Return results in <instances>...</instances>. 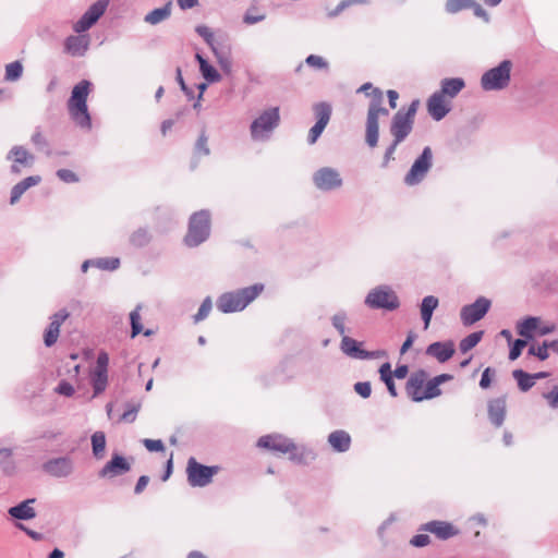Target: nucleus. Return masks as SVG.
Listing matches in <instances>:
<instances>
[{"label": "nucleus", "mask_w": 558, "mask_h": 558, "mask_svg": "<svg viewBox=\"0 0 558 558\" xmlns=\"http://www.w3.org/2000/svg\"><path fill=\"white\" fill-rule=\"evenodd\" d=\"M452 378L449 374H441L432 379H428V375L425 371H416L409 377L405 391L407 395L415 402L423 400L433 399L440 396L441 390L439 386Z\"/></svg>", "instance_id": "nucleus-1"}, {"label": "nucleus", "mask_w": 558, "mask_h": 558, "mask_svg": "<svg viewBox=\"0 0 558 558\" xmlns=\"http://www.w3.org/2000/svg\"><path fill=\"white\" fill-rule=\"evenodd\" d=\"M357 92L372 96L366 121V143L371 147H375L378 143V118L380 114L388 116V110L381 106L384 95L380 89L374 88L371 83L363 84Z\"/></svg>", "instance_id": "nucleus-2"}, {"label": "nucleus", "mask_w": 558, "mask_h": 558, "mask_svg": "<svg viewBox=\"0 0 558 558\" xmlns=\"http://www.w3.org/2000/svg\"><path fill=\"white\" fill-rule=\"evenodd\" d=\"M264 291V284L253 286L221 294L217 300V307L222 313H233L244 310Z\"/></svg>", "instance_id": "nucleus-3"}, {"label": "nucleus", "mask_w": 558, "mask_h": 558, "mask_svg": "<svg viewBox=\"0 0 558 558\" xmlns=\"http://www.w3.org/2000/svg\"><path fill=\"white\" fill-rule=\"evenodd\" d=\"M89 93L90 83L83 80L73 87L68 101V110L72 120L82 128H90V116L87 109Z\"/></svg>", "instance_id": "nucleus-4"}, {"label": "nucleus", "mask_w": 558, "mask_h": 558, "mask_svg": "<svg viewBox=\"0 0 558 558\" xmlns=\"http://www.w3.org/2000/svg\"><path fill=\"white\" fill-rule=\"evenodd\" d=\"M209 229V213L206 210L195 213L190 219L189 230L184 238L185 244L191 247L197 246L208 238Z\"/></svg>", "instance_id": "nucleus-5"}, {"label": "nucleus", "mask_w": 558, "mask_h": 558, "mask_svg": "<svg viewBox=\"0 0 558 558\" xmlns=\"http://www.w3.org/2000/svg\"><path fill=\"white\" fill-rule=\"evenodd\" d=\"M420 101L413 100L407 111H398L391 123L390 132L395 137L396 144H400L412 131L414 117L417 111Z\"/></svg>", "instance_id": "nucleus-6"}, {"label": "nucleus", "mask_w": 558, "mask_h": 558, "mask_svg": "<svg viewBox=\"0 0 558 558\" xmlns=\"http://www.w3.org/2000/svg\"><path fill=\"white\" fill-rule=\"evenodd\" d=\"M279 108L274 107L263 111L251 124L253 140H265L279 125Z\"/></svg>", "instance_id": "nucleus-7"}, {"label": "nucleus", "mask_w": 558, "mask_h": 558, "mask_svg": "<svg viewBox=\"0 0 558 558\" xmlns=\"http://www.w3.org/2000/svg\"><path fill=\"white\" fill-rule=\"evenodd\" d=\"M511 62L502 61L498 66L485 72L481 78V85L485 90H497L508 86L510 82Z\"/></svg>", "instance_id": "nucleus-8"}, {"label": "nucleus", "mask_w": 558, "mask_h": 558, "mask_svg": "<svg viewBox=\"0 0 558 558\" xmlns=\"http://www.w3.org/2000/svg\"><path fill=\"white\" fill-rule=\"evenodd\" d=\"M218 471L219 466H206L192 457L186 465L187 482L192 487H204L211 482Z\"/></svg>", "instance_id": "nucleus-9"}, {"label": "nucleus", "mask_w": 558, "mask_h": 558, "mask_svg": "<svg viewBox=\"0 0 558 558\" xmlns=\"http://www.w3.org/2000/svg\"><path fill=\"white\" fill-rule=\"evenodd\" d=\"M365 304L371 308H383L393 311L399 306V299L389 287L381 286L369 291Z\"/></svg>", "instance_id": "nucleus-10"}, {"label": "nucleus", "mask_w": 558, "mask_h": 558, "mask_svg": "<svg viewBox=\"0 0 558 558\" xmlns=\"http://www.w3.org/2000/svg\"><path fill=\"white\" fill-rule=\"evenodd\" d=\"M433 165V150L426 146L404 177L407 185H416L424 180Z\"/></svg>", "instance_id": "nucleus-11"}, {"label": "nucleus", "mask_w": 558, "mask_h": 558, "mask_svg": "<svg viewBox=\"0 0 558 558\" xmlns=\"http://www.w3.org/2000/svg\"><path fill=\"white\" fill-rule=\"evenodd\" d=\"M313 111L316 118L315 125L308 132V143L314 144L324 132L325 128L330 121L331 106L327 102H318L313 107Z\"/></svg>", "instance_id": "nucleus-12"}, {"label": "nucleus", "mask_w": 558, "mask_h": 558, "mask_svg": "<svg viewBox=\"0 0 558 558\" xmlns=\"http://www.w3.org/2000/svg\"><path fill=\"white\" fill-rule=\"evenodd\" d=\"M257 446L281 453H293L296 450V446L291 439L278 434L262 436Z\"/></svg>", "instance_id": "nucleus-13"}, {"label": "nucleus", "mask_w": 558, "mask_h": 558, "mask_svg": "<svg viewBox=\"0 0 558 558\" xmlns=\"http://www.w3.org/2000/svg\"><path fill=\"white\" fill-rule=\"evenodd\" d=\"M313 181L317 189L330 191L342 185L340 173L332 168H320L314 173Z\"/></svg>", "instance_id": "nucleus-14"}, {"label": "nucleus", "mask_w": 558, "mask_h": 558, "mask_svg": "<svg viewBox=\"0 0 558 558\" xmlns=\"http://www.w3.org/2000/svg\"><path fill=\"white\" fill-rule=\"evenodd\" d=\"M490 307L489 300L485 298L477 299L473 304L466 305L461 310V320L465 326H470L482 319Z\"/></svg>", "instance_id": "nucleus-15"}, {"label": "nucleus", "mask_w": 558, "mask_h": 558, "mask_svg": "<svg viewBox=\"0 0 558 558\" xmlns=\"http://www.w3.org/2000/svg\"><path fill=\"white\" fill-rule=\"evenodd\" d=\"M427 111L429 116L436 120L440 121L444 119L447 113L450 111V100L447 99L439 92H435L426 102Z\"/></svg>", "instance_id": "nucleus-16"}, {"label": "nucleus", "mask_w": 558, "mask_h": 558, "mask_svg": "<svg viewBox=\"0 0 558 558\" xmlns=\"http://www.w3.org/2000/svg\"><path fill=\"white\" fill-rule=\"evenodd\" d=\"M131 470L130 463L126 459L119 454H113L111 460L99 471L100 477H116L125 474Z\"/></svg>", "instance_id": "nucleus-17"}, {"label": "nucleus", "mask_w": 558, "mask_h": 558, "mask_svg": "<svg viewBox=\"0 0 558 558\" xmlns=\"http://www.w3.org/2000/svg\"><path fill=\"white\" fill-rule=\"evenodd\" d=\"M68 317L69 313L64 310L56 313L51 317V323L44 335V341L47 347H51L57 342L60 333V327Z\"/></svg>", "instance_id": "nucleus-18"}, {"label": "nucleus", "mask_w": 558, "mask_h": 558, "mask_svg": "<svg viewBox=\"0 0 558 558\" xmlns=\"http://www.w3.org/2000/svg\"><path fill=\"white\" fill-rule=\"evenodd\" d=\"M44 470L52 476L64 477L72 473L73 462L69 458L52 459L44 464Z\"/></svg>", "instance_id": "nucleus-19"}, {"label": "nucleus", "mask_w": 558, "mask_h": 558, "mask_svg": "<svg viewBox=\"0 0 558 558\" xmlns=\"http://www.w3.org/2000/svg\"><path fill=\"white\" fill-rule=\"evenodd\" d=\"M507 401L505 397H498L488 401L487 411L490 422L499 427L506 416Z\"/></svg>", "instance_id": "nucleus-20"}, {"label": "nucleus", "mask_w": 558, "mask_h": 558, "mask_svg": "<svg viewBox=\"0 0 558 558\" xmlns=\"http://www.w3.org/2000/svg\"><path fill=\"white\" fill-rule=\"evenodd\" d=\"M426 353L435 357L438 362L444 363L453 356L454 344L451 341L434 342L427 347Z\"/></svg>", "instance_id": "nucleus-21"}, {"label": "nucleus", "mask_w": 558, "mask_h": 558, "mask_svg": "<svg viewBox=\"0 0 558 558\" xmlns=\"http://www.w3.org/2000/svg\"><path fill=\"white\" fill-rule=\"evenodd\" d=\"M9 159H13L14 163L11 167L12 172L20 173L21 168L19 165L28 167L33 163L34 156L22 146H14L8 155Z\"/></svg>", "instance_id": "nucleus-22"}, {"label": "nucleus", "mask_w": 558, "mask_h": 558, "mask_svg": "<svg viewBox=\"0 0 558 558\" xmlns=\"http://www.w3.org/2000/svg\"><path fill=\"white\" fill-rule=\"evenodd\" d=\"M423 530L440 539H448L458 534V530L451 523L444 521H430L424 525Z\"/></svg>", "instance_id": "nucleus-23"}, {"label": "nucleus", "mask_w": 558, "mask_h": 558, "mask_svg": "<svg viewBox=\"0 0 558 558\" xmlns=\"http://www.w3.org/2000/svg\"><path fill=\"white\" fill-rule=\"evenodd\" d=\"M41 178L39 175H32L23 179L21 182L15 184L11 191L10 204L14 205L19 202L21 196L32 186L39 184Z\"/></svg>", "instance_id": "nucleus-24"}, {"label": "nucleus", "mask_w": 558, "mask_h": 558, "mask_svg": "<svg viewBox=\"0 0 558 558\" xmlns=\"http://www.w3.org/2000/svg\"><path fill=\"white\" fill-rule=\"evenodd\" d=\"M41 178L39 175H32L23 179L21 182L15 184L11 191L10 204L14 205L19 202L21 196L32 186L39 184Z\"/></svg>", "instance_id": "nucleus-25"}, {"label": "nucleus", "mask_w": 558, "mask_h": 558, "mask_svg": "<svg viewBox=\"0 0 558 558\" xmlns=\"http://www.w3.org/2000/svg\"><path fill=\"white\" fill-rule=\"evenodd\" d=\"M464 88V81L462 78H445L441 81L440 89L438 90L447 99L451 100Z\"/></svg>", "instance_id": "nucleus-26"}, {"label": "nucleus", "mask_w": 558, "mask_h": 558, "mask_svg": "<svg viewBox=\"0 0 558 558\" xmlns=\"http://www.w3.org/2000/svg\"><path fill=\"white\" fill-rule=\"evenodd\" d=\"M341 349L347 355L352 357L367 359L371 356L368 352L360 348V343L356 340L348 336L342 337Z\"/></svg>", "instance_id": "nucleus-27"}, {"label": "nucleus", "mask_w": 558, "mask_h": 558, "mask_svg": "<svg viewBox=\"0 0 558 558\" xmlns=\"http://www.w3.org/2000/svg\"><path fill=\"white\" fill-rule=\"evenodd\" d=\"M328 442L336 451L344 452L350 448L351 437L344 430H335L329 435Z\"/></svg>", "instance_id": "nucleus-28"}, {"label": "nucleus", "mask_w": 558, "mask_h": 558, "mask_svg": "<svg viewBox=\"0 0 558 558\" xmlns=\"http://www.w3.org/2000/svg\"><path fill=\"white\" fill-rule=\"evenodd\" d=\"M539 324L541 318L526 317L525 319L518 324L517 331L521 337L525 339H532L534 337V333L537 332Z\"/></svg>", "instance_id": "nucleus-29"}, {"label": "nucleus", "mask_w": 558, "mask_h": 558, "mask_svg": "<svg viewBox=\"0 0 558 558\" xmlns=\"http://www.w3.org/2000/svg\"><path fill=\"white\" fill-rule=\"evenodd\" d=\"M88 46V41L85 36H70L65 41V50L72 56L83 54Z\"/></svg>", "instance_id": "nucleus-30"}, {"label": "nucleus", "mask_w": 558, "mask_h": 558, "mask_svg": "<svg viewBox=\"0 0 558 558\" xmlns=\"http://www.w3.org/2000/svg\"><path fill=\"white\" fill-rule=\"evenodd\" d=\"M438 306V299L434 295L425 296L421 304V316L424 322V329L429 327L433 312Z\"/></svg>", "instance_id": "nucleus-31"}, {"label": "nucleus", "mask_w": 558, "mask_h": 558, "mask_svg": "<svg viewBox=\"0 0 558 558\" xmlns=\"http://www.w3.org/2000/svg\"><path fill=\"white\" fill-rule=\"evenodd\" d=\"M438 306V299L434 295L425 296L421 304V316L424 322V329L429 327L433 312Z\"/></svg>", "instance_id": "nucleus-32"}, {"label": "nucleus", "mask_w": 558, "mask_h": 558, "mask_svg": "<svg viewBox=\"0 0 558 558\" xmlns=\"http://www.w3.org/2000/svg\"><path fill=\"white\" fill-rule=\"evenodd\" d=\"M35 499H28L26 501H23L22 504L10 508L9 513L16 519L21 520H28L33 519L36 513L33 507H31V504L34 502Z\"/></svg>", "instance_id": "nucleus-33"}, {"label": "nucleus", "mask_w": 558, "mask_h": 558, "mask_svg": "<svg viewBox=\"0 0 558 558\" xmlns=\"http://www.w3.org/2000/svg\"><path fill=\"white\" fill-rule=\"evenodd\" d=\"M171 14V2H168L165 7L150 11L145 16V22L151 25L158 24L167 20Z\"/></svg>", "instance_id": "nucleus-34"}, {"label": "nucleus", "mask_w": 558, "mask_h": 558, "mask_svg": "<svg viewBox=\"0 0 558 558\" xmlns=\"http://www.w3.org/2000/svg\"><path fill=\"white\" fill-rule=\"evenodd\" d=\"M196 60L199 63V70L206 81L214 83L220 81V74L210 65L199 53L196 54Z\"/></svg>", "instance_id": "nucleus-35"}, {"label": "nucleus", "mask_w": 558, "mask_h": 558, "mask_svg": "<svg viewBox=\"0 0 558 558\" xmlns=\"http://www.w3.org/2000/svg\"><path fill=\"white\" fill-rule=\"evenodd\" d=\"M512 375L522 391H527L535 385V377L522 369L513 371Z\"/></svg>", "instance_id": "nucleus-36"}, {"label": "nucleus", "mask_w": 558, "mask_h": 558, "mask_svg": "<svg viewBox=\"0 0 558 558\" xmlns=\"http://www.w3.org/2000/svg\"><path fill=\"white\" fill-rule=\"evenodd\" d=\"M93 453L97 459H101L106 450V436L102 432H95L92 435Z\"/></svg>", "instance_id": "nucleus-37"}, {"label": "nucleus", "mask_w": 558, "mask_h": 558, "mask_svg": "<svg viewBox=\"0 0 558 558\" xmlns=\"http://www.w3.org/2000/svg\"><path fill=\"white\" fill-rule=\"evenodd\" d=\"M380 379L386 384L389 393L392 397H397L396 386L392 379L391 365L384 363L379 368Z\"/></svg>", "instance_id": "nucleus-38"}, {"label": "nucleus", "mask_w": 558, "mask_h": 558, "mask_svg": "<svg viewBox=\"0 0 558 558\" xmlns=\"http://www.w3.org/2000/svg\"><path fill=\"white\" fill-rule=\"evenodd\" d=\"M108 3V0H98L84 14L87 15L92 22L96 23L98 19L105 13Z\"/></svg>", "instance_id": "nucleus-39"}, {"label": "nucleus", "mask_w": 558, "mask_h": 558, "mask_svg": "<svg viewBox=\"0 0 558 558\" xmlns=\"http://www.w3.org/2000/svg\"><path fill=\"white\" fill-rule=\"evenodd\" d=\"M482 337H483V331H476V332L470 333L469 336H466L464 339L461 340L460 345H459L460 351L462 353L469 352L475 345H477V343L481 341Z\"/></svg>", "instance_id": "nucleus-40"}, {"label": "nucleus", "mask_w": 558, "mask_h": 558, "mask_svg": "<svg viewBox=\"0 0 558 558\" xmlns=\"http://www.w3.org/2000/svg\"><path fill=\"white\" fill-rule=\"evenodd\" d=\"M23 65L20 61H14L5 66V80L14 82L22 76Z\"/></svg>", "instance_id": "nucleus-41"}, {"label": "nucleus", "mask_w": 558, "mask_h": 558, "mask_svg": "<svg viewBox=\"0 0 558 558\" xmlns=\"http://www.w3.org/2000/svg\"><path fill=\"white\" fill-rule=\"evenodd\" d=\"M107 371H97L95 369L94 376H93V387L95 393L102 392L107 387Z\"/></svg>", "instance_id": "nucleus-42"}, {"label": "nucleus", "mask_w": 558, "mask_h": 558, "mask_svg": "<svg viewBox=\"0 0 558 558\" xmlns=\"http://www.w3.org/2000/svg\"><path fill=\"white\" fill-rule=\"evenodd\" d=\"M473 7L472 0H447L446 10L449 13H457L461 10Z\"/></svg>", "instance_id": "nucleus-43"}, {"label": "nucleus", "mask_w": 558, "mask_h": 558, "mask_svg": "<svg viewBox=\"0 0 558 558\" xmlns=\"http://www.w3.org/2000/svg\"><path fill=\"white\" fill-rule=\"evenodd\" d=\"M548 349H550L549 342L544 341L542 345H531L529 354L538 357L541 361H545L549 357Z\"/></svg>", "instance_id": "nucleus-44"}, {"label": "nucleus", "mask_w": 558, "mask_h": 558, "mask_svg": "<svg viewBox=\"0 0 558 558\" xmlns=\"http://www.w3.org/2000/svg\"><path fill=\"white\" fill-rule=\"evenodd\" d=\"M213 307L210 298H206L198 308V312L194 315V323L204 320L210 313Z\"/></svg>", "instance_id": "nucleus-45"}, {"label": "nucleus", "mask_w": 558, "mask_h": 558, "mask_svg": "<svg viewBox=\"0 0 558 558\" xmlns=\"http://www.w3.org/2000/svg\"><path fill=\"white\" fill-rule=\"evenodd\" d=\"M196 32L211 47L213 51L216 52L217 48L215 47V37L210 28L205 25H201L196 27Z\"/></svg>", "instance_id": "nucleus-46"}, {"label": "nucleus", "mask_w": 558, "mask_h": 558, "mask_svg": "<svg viewBox=\"0 0 558 558\" xmlns=\"http://www.w3.org/2000/svg\"><path fill=\"white\" fill-rule=\"evenodd\" d=\"M218 59V63L220 68L227 73L230 74L232 72V61L228 53L225 52H218L216 49V52H214Z\"/></svg>", "instance_id": "nucleus-47"}, {"label": "nucleus", "mask_w": 558, "mask_h": 558, "mask_svg": "<svg viewBox=\"0 0 558 558\" xmlns=\"http://www.w3.org/2000/svg\"><path fill=\"white\" fill-rule=\"evenodd\" d=\"M149 241V234L144 229H138L131 235V242L136 246H142Z\"/></svg>", "instance_id": "nucleus-48"}, {"label": "nucleus", "mask_w": 558, "mask_h": 558, "mask_svg": "<svg viewBox=\"0 0 558 558\" xmlns=\"http://www.w3.org/2000/svg\"><path fill=\"white\" fill-rule=\"evenodd\" d=\"M526 347V340H523V339H517L513 343H512V347L510 348V352H509V359L511 361H514L517 360L521 353H522V350Z\"/></svg>", "instance_id": "nucleus-49"}, {"label": "nucleus", "mask_w": 558, "mask_h": 558, "mask_svg": "<svg viewBox=\"0 0 558 558\" xmlns=\"http://www.w3.org/2000/svg\"><path fill=\"white\" fill-rule=\"evenodd\" d=\"M130 318H131V325H132V338L136 337L138 333L142 332V324H141V316H140V313H138V308H136L135 311H133L131 314H130Z\"/></svg>", "instance_id": "nucleus-50"}, {"label": "nucleus", "mask_w": 558, "mask_h": 558, "mask_svg": "<svg viewBox=\"0 0 558 558\" xmlns=\"http://www.w3.org/2000/svg\"><path fill=\"white\" fill-rule=\"evenodd\" d=\"M305 62L312 66V68H315V69H327L328 68V62L320 56H316V54H310Z\"/></svg>", "instance_id": "nucleus-51"}, {"label": "nucleus", "mask_w": 558, "mask_h": 558, "mask_svg": "<svg viewBox=\"0 0 558 558\" xmlns=\"http://www.w3.org/2000/svg\"><path fill=\"white\" fill-rule=\"evenodd\" d=\"M58 178L65 183L78 182V177L69 169H60L57 171Z\"/></svg>", "instance_id": "nucleus-52"}, {"label": "nucleus", "mask_w": 558, "mask_h": 558, "mask_svg": "<svg viewBox=\"0 0 558 558\" xmlns=\"http://www.w3.org/2000/svg\"><path fill=\"white\" fill-rule=\"evenodd\" d=\"M495 376V371L490 367H487L484 369L481 380H480V387L482 389H487L492 385V379Z\"/></svg>", "instance_id": "nucleus-53"}, {"label": "nucleus", "mask_w": 558, "mask_h": 558, "mask_svg": "<svg viewBox=\"0 0 558 558\" xmlns=\"http://www.w3.org/2000/svg\"><path fill=\"white\" fill-rule=\"evenodd\" d=\"M544 399L553 409L558 408V386H555L550 391L544 393Z\"/></svg>", "instance_id": "nucleus-54"}, {"label": "nucleus", "mask_w": 558, "mask_h": 558, "mask_svg": "<svg viewBox=\"0 0 558 558\" xmlns=\"http://www.w3.org/2000/svg\"><path fill=\"white\" fill-rule=\"evenodd\" d=\"M95 23L92 22L87 15H83L75 24H74V31L76 33H83L87 31L89 27H92Z\"/></svg>", "instance_id": "nucleus-55"}, {"label": "nucleus", "mask_w": 558, "mask_h": 558, "mask_svg": "<svg viewBox=\"0 0 558 558\" xmlns=\"http://www.w3.org/2000/svg\"><path fill=\"white\" fill-rule=\"evenodd\" d=\"M95 23L92 22L87 15H83L75 24H74V31L76 33H83L87 31L89 27H92Z\"/></svg>", "instance_id": "nucleus-56"}, {"label": "nucleus", "mask_w": 558, "mask_h": 558, "mask_svg": "<svg viewBox=\"0 0 558 558\" xmlns=\"http://www.w3.org/2000/svg\"><path fill=\"white\" fill-rule=\"evenodd\" d=\"M354 390L362 398H368L372 392L371 384L368 381H360L354 385Z\"/></svg>", "instance_id": "nucleus-57"}, {"label": "nucleus", "mask_w": 558, "mask_h": 558, "mask_svg": "<svg viewBox=\"0 0 558 558\" xmlns=\"http://www.w3.org/2000/svg\"><path fill=\"white\" fill-rule=\"evenodd\" d=\"M144 446L148 451H163L165 446L159 439H144Z\"/></svg>", "instance_id": "nucleus-58"}, {"label": "nucleus", "mask_w": 558, "mask_h": 558, "mask_svg": "<svg viewBox=\"0 0 558 558\" xmlns=\"http://www.w3.org/2000/svg\"><path fill=\"white\" fill-rule=\"evenodd\" d=\"M97 266L101 269L113 270L119 266V259L117 258H105L97 262Z\"/></svg>", "instance_id": "nucleus-59"}, {"label": "nucleus", "mask_w": 558, "mask_h": 558, "mask_svg": "<svg viewBox=\"0 0 558 558\" xmlns=\"http://www.w3.org/2000/svg\"><path fill=\"white\" fill-rule=\"evenodd\" d=\"M56 391L59 393V395H62V396H65V397H71L73 396L74 393V388L71 384H69L68 381H61L58 387L56 388Z\"/></svg>", "instance_id": "nucleus-60"}, {"label": "nucleus", "mask_w": 558, "mask_h": 558, "mask_svg": "<svg viewBox=\"0 0 558 558\" xmlns=\"http://www.w3.org/2000/svg\"><path fill=\"white\" fill-rule=\"evenodd\" d=\"M429 536L427 534H417L412 537L410 543L415 547H423L429 544Z\"/></svg>", "instance_id": "nucleus-61"}, {"label": "nucleus", "mask_w": 558, "mask_h": 558, "mask_svg": "<svg viewBox=\"0 0 558 558\" xmlns=\"http://www.w3.org/2000/svg\"><path fill=\"white\" fill-rule=\"evenodd\" d=\"M344 322H345L344 315H335L332 317V325L342 337L344 336V332H345Z\"/></svg>", "instance_id": "nucleus-62"}, {"label": "nucleus", "mask_w": 558, "mask_h": 558, "mask_svg": "<svg viewBox=\"0 0 558 558\" xmlns=\"http://www.w3.org/2000/svg\"><path fill=\"white\" fill-rule=\"evenodd\" d=\"M398 145L399 144H396V142L393 141V143L387 148L383 160V167H387L388 163L395 159L393 155Z\"/></svg>", "instance_id": "nucleus-63"}, {"label": "nucleus", "mask_w": 558, "mask_h": 558, "mask_svg": "<svg viewBox=\"0 0 558 558\" xmlns=\"http://www.w3.org/2000/svg\"><path fill=\"white\" fill-rule=\"evenodd\" d=\"M108 363H109V356L106 352H101L99 353L98 357H97V365H96V369L97 371H108Z\"/></svg>", "instance_id": "nucleus-64"}]
</instances>
